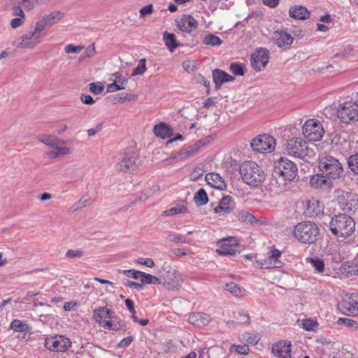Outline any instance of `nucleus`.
<instances>
[{
  "instance_id": "1",
  "label": "nucleus",
  "mask_w": 358,
  "mask_h": 358,
  "mask_svg": "<svg viewBox=\"0 0 358 358\" xmlns=\"http://www.w3.org/2000/svg\"><path fill=\"white\" fill-rule=\"evenodd\" d=\"M329 227L338 239L345 240L355 232V222L350 215L338 214L331 219Z\"/></svg>"
},
{
  "instance_id": "2",
  "label": "nucleus",
  "mask_w": 358,
  "mask_h": 358,
  "mask_svg": "<svg viewBox=\"0 0 358 358\" xmlns=\"http://www.w3.org/2000/svg\"><path fill=\"white\" fill-rule=\"evenodd\" d=\"M37 141L51 150L46 152L45 155L49 159H55L61 156L68 155L71 149L65 145L66 142L48 134H41L36 136Z\"/></svg>"
},
{
  "instance_id": "3",
  "label": "nucleus",
  "mask_w": 358,
  "mask_h": 358,
  "mask_svg": "<svg viewBox=\"0 0 358 358\" xmlns=\"http://www.w3.org/2000/svg\"><path fill=\"white\" fill-rule=\"evenodd\" d=\"M239 172L242 180L247 185L253 187L262 185L266 178L262 167L253 161L243 162L240 166Z\"/></svg>"
},
{
  "instance_id": "4",
  "label": "nucleus",
  "mask_w": 358,
  "mask_h": 358,
  "mask_svg": "<svg viewBox=\"0 0 358 358\" xmlns=\"http://www.w3.org/2000/svg\"><path fill=\"white\" fill-rule=\"evenodd\" d=\"M92 320L100 328L106 330L118 331L122 328L120 320L114 312L106 306L94 309Z\"/></svg>"
},
{
  "instance_id": "5",
  "label": "nucleus",
  "mask_w": 358,
  "mask_h": 358,
  "mask_svg": "<svg viewBox=\"0 0 358 358\" xmlns=\"http://www.w3.org/2000/svg\"><path fill=\"white\" fill-rule=\"evenodd\" d=\"M293 232L294 237L300 243L312 244L318 239L320 230L314 222L305 221L298 223Z\"/></svg>"
},
{
  "instance_id": "6",
  "label": "nucleus",
  "mask_w": 358,
  "mask_h": 358,
  "mask_svg": "<svg viewBox=\"0 0 358 358\" xmlns=\"http://www.w3.org/2000/svg\"><path fill=\"white\" fill-rule=\"evenodd\" d=\"M285 151L290 157L299 159H303L312 153L308 143L299 137H294L287 140L285 144Z\"/></svg>"
},
{
  "instance_id": "7",
  "label": "nucleus",
  "mask_w": 358,
  "mask_h": 358,
  "mask_svg": "<svg viewBox=\"0 0 358 358\" xmlns=\"http://www.w3.org/2000/svg\"><path fill=\"white\" fill-rule=\"evenodd\" d=\"M319 168L322 174L330 179L340 178L343 171L341 163L331 156L322 158L319 162Z\"/></svg>"
},
{
  "instance_id": "8",
  "label": "nucleus",
  "mask_w": 358,
  "mask_h": 358,
  "mask_svg": "<svg viewBox=\"0 0 358 358\" xmlns=\"http://www.w3.org/2000/svg\"><path fill=\"white\" fill-rule=\"evenodd\" d=\"M143 164L139 155L134 152H125L116 165L117 171L123 173H132Z\"/></svg>"
},
{
  "instance_id": "9",
  "label": "nucleus",
  "mask_w": 358,
  "mask_h": 358,
  "mask_svg": "<svg viewBox=\"0 0 358 358\" xmlns=\"http://www.w3.org/2000/svg\"><path fill=\"white\" fill-rule=\"evenodd\" d=\"M337 116L345 124L355 123L358 121V103L353 101H346L341 103L337 108Z\"/></svg>"
},
{
  "instance_id": "10",
  "label": "nucleus",
  "mask_w": 358,
  "mask_h": 358,
  "mask_svg": "<svg viewBox=\"0 0 358 358\" xmlns=\"http://www.w3.org/2000/svg\"><path fill=\"white\" fill-rule=\"evenodd\" d=\"M324 133L323 124L317 119H309L302 126V134L309 141H320Z\"/></svg>"
},
{
  "instance_id": "11",
  "label": "nucleus",
  "mask_w": 358,
  "mask_h": 358,
  "mask_svg": "<svg viewBox=\"0 0 358 358\" xmlns=\"http://www.w3.org/2000/svg\"><path fill=\"white\" fill-rule=\"evenodd\" d=\"M251 149L259 153H271L275 149V139L269 134H261L253 138L250 143Z\"/></svg>"
},
{
  "instance_id": "12",
  "label": "nucleus",
  "mask_w": 358,
  "mask_h": 358,
  "mask_svg": "<svg viewBox=\"0 0 358 358\" xmlns=\"http://www.w3.org/2000/svg\"><path fill=\"white\" fill-rule=\"evenodd\" d=\"M164 273L161 275L163 282L169 289H178L182 282V278L180 273L170 265L163 266Z\"/></svg>"
},
{
  "instance_id": "13",
  "label": "nucleus",
  "mask_w": 358,
  "mask_h": 358,
  "mask_svg": "<svg viewBox=\"0 0 358 358\" xmlns=\"http://www.w3.org/2000/svg\"><path fill=\"white\" fill-rule=\"evenodd\" d=\"M45 347L55 352H65L71 348L72 343L69 338L64 335H55L45 338Z\"/></svg>"
},
{
  "instance_id": "14",
  "label": "nucleus",
  "mask_w": 358,
  "mask_h": 358,
  "mask_svg": "<svg viewBox=\"0 0 358 358\" xmlns=\"http://www.w3.org/2000/svg\"><path fill=\"white\" fill-rule=\"evenodd\" d=\"M275 172L285 180H292L297 174V167L291 160L281 157L275 165Z\"/></svg>"
},
{
  "instance_id": "15",
  "label": "nucleus",
  "mask_w": 358,
  "mask_h": 358,
  "mask_svg": "<svg viewBox=\"0 0 358 358\" xmlns=\"http://www.w3.org/2000/svg\"><path fill=\"white\" fill-rule=\"evenodd\" d=\"M43 40L40 39L39 37L33 34L30 30L27 33H24L17 38H16L13 43V46L19 50H35L41 43Z\"/></svg>"
},
{
  "instance_id": "16",
  "label": "nucleus",
  "mask_w": 358,
  "mask_h": 358,
  "mask_svg": "<svg viewBox=\"0 0 358 358\" xmlns=\"http://www.w3.org/2000/svg\"><path fill=\"white\" fill-rule=\"evenodd\" d=\"M175 24L178 30L186 34L192 33L198 27V22L191 15L184 14L175 19Z\"/></svg>"
},
{
  "instance_id": "17",
  "label": "nucleus",
  "mask_w": 358,
  "mask_h": 358,
  "mask_svg": "<svg viewBox=\"0 0 358 358\" xmlns=\"http://www.w3.org/2000/svg\"><path fill=\"white\" fill-rule=\"evenodd\" d=\"M338 308L347 315H355L358 313V294H351L345 297L338 303Z\"/></svg>"
},
{
  "instance_id": "18",
  "label": "nucleus",
  "mask_w": 358,
  "mask_h": 358,
  "mask_svg": "<svg viewBox=\"0 0 358 358\" xmlns=\"http://www.w3.org/2000/svg\"><path fill=\"white\" fill-rule=\"evenodd\" d=\"M113 79L106 86L108 93H114L117 91L125 90L129 84V79L119 71L113 73Z\"/></svg>"
},
{
  "instance_id": "19",
  "label": "nucleus",
  "mask_w": 358,
  "mask_h": 358,
  "mask_svg": "<svg viewBox=\"0 0 358 358\" xmlns=\"http://www.w3.org/2000/svg\"><path fill=\"white\" fill-rule=\"evenodd\" d=\"M269 52L266 48H261L251 56V65L256 71L263 69L268 62Z\"/></svg>"
},
{
  "instance_id": "20",
  "label": "nucleus",
  "mask_w": 358,
  "mask_h": 358,
  "mask_svg": "<svg viewBox=\"0 0 358 358\" xmlns=\"http://www.w3.org/2000/svg\"><path fill=\"white\" fill-rule=\"evenodd\" d=\"M234 207L232 198L230 196H225L220 201L218 206L214 208L213 212L217 217H225L233 212Z\"/></svg>"
},
{
  "instance_id": "21",
  "label": "nucleus",
  "mask_w": 358,
  "mask_h": 358,
  "mask_svg": "<svg viewBox=\"0 0 358 358\" xmlns=\"http://www.w3.org/2000/svg\"><path fill=\"white\" fill-rule=\"evenodd\" d=\"M217 253L221 256L233 255L237 248V242L234 238H225L217 243Z\"/></svg>"
},
{
  "instance_id": "22",
  "label": "nucleus",
  "mask_w": 358,
  "mask_h": 358,
  "mask_svg": "<svg viewBox=\"0 0 358 358\" xmlns=\"http://www.w3.org/2000/svg\"><path fill=\"white\" fill-rule=\"evenodd\" d=\"M273 38L275 45L280 48H289L294 41V38L291 34L282 29L274 31Z\"/></svg>"
},
{
  "instance_id": "23",
  "label": "nucleus",
  "mask_w": 358,
  "mask_h": 358,
  "mask_svg": "<svg viewBox=\"0 0 358 358\" xmlns=\"http://www.w3.org/2000/svg\"><path fill=\"white\" fill-rule=\"evenodd\" d=\"M187 321L194 326L201 327L209 324L212 318L206 313H191L188 315Z\"/></svg>"
},
{
  "instance_id": "24",
  "label": "nucleus",
  "mask_w": 358,
  "mask_h": 358,
  "mask_svg": "<svg viewBox=\"0 0 358 358\" xmlns=\"http://www.w3.org/2000/svg\"><path fill=\"white\" fill-rule=\"evenodd\" d=\"M272 352L279 358H291V342L280 341L273 344Z\"/></svg>"
},
{
  "instance_id": "25",
  "label": "nucleus",
  "mask_w": 358,
  "mask_h": 358,
  "mask_svg": "<svg viewBox=\"0 0 358 358\" xmlns=\"http://www.w3.org/2000/svg\"><path fill=\"white\" fill-rule=\"evenodd\" d=\"M289 15L295 20H304L310 17V11L301 5H294L289 8Z\"/></svg>"
},
{
  "instance_id": "26",
  "label": "nucleus",
  "mask_w": 358,
  "mask_h": 358,
  "mask_svg": "<svg viewBox=\"0 0 358 358\" xmlns=\"http://www.w3.org/2000/svg\"><path fill=\"white\" fill-rule=\"evenodd\" d=\"M206 182L213 188L223 190L226 188L224 179L218 173H208L205 177Z\"/></svg>"
},
{
  "instance_id": "27",
  "label": "nucleus",
  "mask_w": 358,
  "mask_h": 358,
  "mask_svg": "<svg viewBox=\"0 0 358 358\" xmlns=\"http://www.w3.org/2000/svg\"><path fill=\"white\" fill-rule=\"evenodd\" d=\"M153 132L156 137L166 139L172 136L171 127L164 122H159L153 127Z\"/></svg>"
},
{
  "instance_id": "28",
  "label": "nucleus",
  "mask_w": 358,
  "mask_h": 358,
  "mask_svg": "<svg viewBox=\"0 0 358 358\" xmlns=\"http://www.w3.org/2000/svg\"><path fill=\"white\" fill-rule=\"evenodd\" d=\"M162 40L166 48L173 52L178 47L180 46V43L178 41L176 36L174 34L165 31L162 35Z\"/></svg>"
},
{
  "instance_id": "29",
  "label": "nucleus",
  "mask_w": 358,
  "mask_h": 358,
  "mask_svg": "<svg viewBox=\"0 0 358 358\" xmlns=\"http://www.w3.org/2000/svg\"><path fill=\"white\" fill-rule=\"evenodd\" d=\"M188 213L187 203L185 201H180L175 206L164 210L162 215L164 216H171L177 214H185Z\"/></svg>"
},
{
  "instance_id": "30",
  "label": "nucleus",
  "mask_w": 358,
  "mask_h": 358,
  "mask_svg": "<svg viewBox=\"0 0 358 358\" xmlns=\"http://www.w3.org/2000/svg\"><path fill=\"white\" fill-rule=\"evenodd\" d=\"M213 77L215 85L217 86L221 85L224 82L234 80V78L231 75L220 69H215L213 71Z\"/></svg>"
},
{
  "instance_id": "31",
  "label": "nucleus",
  "mask_w": 358,
  "mask_h": 358,
  "mask_svg": "<svg viewBox=\"0 0 358 358\" xmlns=\"http://www.w3.org/2000/svg\"><path fill=\"white\" fill-rule=\"evenodd\" d=\"M307 211L310 216H317L323 212V205L318 200H310L307 203Z\"/></svg>"
},
{
  "instance_id": "32",
  "label": "nucleus",
  "mask_w": 358,
  "mask_h": 358,
  "mask_svg": "<svg viewBox=\"0 0 358 358\" xmlns=\"http://www.w3.org/2000/svg\"><path fill=\"white\" fill-rule=\"evenodd\" d=\"M49 27L59 22L63 17L64 14L60 10H53L42 17Z\"/></svg>"
},
{
  "instance_id": "33",
  "label": "nucleus",
  "mask_w": 358,
  "mask_h": 358,
  "mask_svg": "<svg viewBox=\"0 0 358 358\" xmlns=\"http://www.w3.org/2000/svg\"><path fill=\"white\" fill-rule=\"evenodd\" d=\"M10 327L15 331L24 333V335L22 336L23 339H26L27 332L30 329L27 323L17 319L14 320L10 323Z\"/></svg>"
},
{
  "instance_id": "34",
  "label": "nucleus",
  "mask_w": 358,
  "mask_h": 358,
  "mask_svg": "<svg viewBox=\"0 0 358 358\" xmlns=\"http://www.w3.org/2000/svg\"><path fill=\"white\" fill-rule=\"evenodd\" d=\"M48 27H49L48 24L44 20V19L41 17L35 22L33 29L30 31L36 36L39 37L40 39L43 41V32Z\"/></svg>"
},
{
  "instance_id": "35",
  "label": "nucleus",
  "mask_w": 358,
  "mask_h": 358,
  "mask_svg": "<svg viewBox=\"0 0 358 358\" xmlns=\"http://www.w3.org/2000/svg\"><path fill=\"white\" fill-rule=\"evenodd\" d=\"M281 256V252L277 249L271 250V255L266 258L268 264L270 262L271 268H279L281 266V262L279 258Z\"/></svg>"
},
{
  "instance_id": "36",
  "label": "nucleus",
  "mask_w": 358,
  "mask_h": 358,
  "mask_svg": "<svg viewBox=\"0 0 358 358\" xmlns=\"http://www.w3.org/2000/svg\"><path fill=\"white\" fill-rule=\"evenodd\" d=\"M138 99V95L134 93H122L117 94L114 96V101L117 103H123L135 101Z\"/></svg>"
},
{
  "instance_id": "37",
  "label": "nucleus",
  "mask_w": 358,
  "mask_h": 358,
  "mask_svg": "<svg viewBox=\"0 0 358 358\" xmlns=\"http://www.w3.org/2000/svg\"><path fill=\"white\" fill-rule=\"evenodd\" d=\"M141 282L143 285H160L162 284V280L160 278H157V276L152 275L149 273H146L144 272H142L141 277Z\"/></svg>"
},
{
  "instance_id": "38",
  "label": "nucleus",
  "mask_w": 358,
  "mask_h": 358,
  "mask_svg": "<svg viewBox=\"0 0 358 358\" xmlns=\"http://www.w3.org/2000/svg\"><path fill=\"white\" fill-rule=\"evenodd\" d=\"M240 340L247 345L248 344L256 345L259 340L257 335L250 332H245L240 336Z\"/></svg>"
},
{
  "instance_id": "39",
  "label": "nucleus",
  "mask_w": 358,
  "mask_h": 358,
  "mask_svg": "<svg viewBox=\"0 0 358 358\" xmlns=\"http://www.w3.org/2000/svg\"><path fill=\"white\" fill-rule=\"evenodd\" d=\"M194 201L197 206H204L208 202V197L203 189H200L194 196Z\"/></svg>"
},
{
  "instance_id": "40",
  "label": "nucleus",
  "mask_w": 358,
  "mask_h": 358,
  "mask_svg": "<svg viewBox=\"0 0 358 358\" xmlns=\"http://www.w3.org/2000/svg\"><path fill=\"white\" fill-rule=\"evenodd\" d=\"M324 176L325 175L324 174H317L313 176L310 180V184L311 186L315 188L322 187L327 182V180Z\"/></svg>"
},
{
  "instance_id": "41",
  "label": "nucleus",
  "mask_w": 358,
  "mask_h": 358,
  "mask_svg": "<svg viewBox=\"0 0 358 358\" xmlns=\"http://www.w3.org/2000/svg\"><path fill=\"white\" fill-rule=\"evenodd\" d=\"M159 189H160V187L158 185H154L152 187L144 189L142 192L141 195L140 196V201H142L148 200L150 197H151L155 193L159 192Z\"/></svg>"
},
{
  "instance_id": "42",
  "label": "nucleus",
  "mask_w": 358,
  "mask_h": 358,
  "mask_svg": "<svg viewBox=\"0 0 358 358\" xmlns=\"http://www.w3.org/2000/svg\"><path fill=\"white\" fill-rule=\"evenodd\" d=\"M225 289L236 297H241L243 296L242 289L235 282L226 283Z\"/></svg>"
},
{
  "instance_id": "43",
  "label": "nucleus",
  "mask_w": 358,
  "mask_h": 358,
  "mask_svg": "<svg viewBox=\"0 0 358 358\" xmlns=\"http://www.w3.org/2000/svg\"><path fill=\"white\" fill-rule=\"evenodd\" d=\"M234 317V321H228L227 324H248L250 322V317L248 314L238 313Z\"/></svg>"
},
{
  "instance_id": "44",
  "label": "nucleus",
  "mask_w": 358,
  "mask_h": 358,
  "mask_svg": "<svg viewBox=\"0 0 358 358\" xmlns=\"http://www.w3.org/2000/svg\"><path fill=\"white\" fill-rule=\"evenodd\" d=\"M90 202V198L87 196H84L81 197L78 202H76L73 206V211L76 212L78 210H81L82 208H85L88 206Z\"/></svg>"
},
{
  "instance_id": "45",
  "label": "nucleus",
  "mask_w": 358,
  "mask_h": 358,
  "mask_svg": "<svg viewBox=\"0 0 358 358\" xmlns=\"http://www.w3.org/2000/svg\"><path fill=\"white\" fill-rule=\"evenodd\" d=\"M203 43L206 45L215 46L221 45L222 41L215 35L208 34L204 38Z\"/></svg>"
},
{
  "instance_id": "46",
  "label": "nucleus",
  "mask_w": 358,
  "mask_h": 358,
  "mask_svg": "<svg viewBox=\"0 0 358 358\" xmlns=\"http://www.w3.org/2000/svg\"><path fill=\"white\" fill-rule=\"evenodd\" d=\"M309 262L312 266L315 268V271L320 273L324 272V261L318 257L310 258Z\"/></svg>"
},
{
  "instance_id": "47",
  "label": "nucleus",
  "mask_w": 358,
  "mask_h": 358,
  "mask_svg": "<svg viewBox=\"0 0 358 358\" xmlns=\"http://www.w3.org/2000/svg\"><path fill=\"white\" fill-rule=\"evenodd\" d=\"M105 86L101 82L91 83L89 84V90L91 93L99 95L104 90Z\"/></svg>"
},
{
  "instance_id": "48",
  "label": "nucleus",
  "mask_w": 358,
  "mask_h": 358,
  "mask_svg": "<svg viewBox=\"0 0 358 358\" xmlns=\"http://www.w3.org/2000/svg\"><path fill=\"white\" fill-rule=\"evenodd\" d=\"M349 169L355 174H358V154L353 155L348 158Z\"/></svg>"
},
{
  "instance_id": "49",
  "label": "nucleus",
  "mask_w": 358,
  "mask_h": 358,
  "mask_svg": "<svg viewBox=\"0 0 358 358\" xmlns=\"http://www.w3.org/2000/svg\"><path fill=\"white\" fill-rule=\"evenodd\" d=\"M147 70L145 66V59H141L139 62V64L136 66L131 73V76H136L138 75H143Z\"/></svg>"
},
{
  "instance_id": "50",
  "label": "nucleus",
  "mask_w": 358,
  "mask_h": 358,
  "mask_svg": "<svg viewBox=\"0 0 358 358\" xmlns=\"http://www.w3.org/2000/svg\"><path fill=\"white\" fill-rule=\"evenodd\" d=\"M231 352H235L239 355H248L249 348L246 344L244 345H231L229 348Z\"/></svg>"
},
{
  "instance_id": "51",
  "label": "nucleus",
  "mask_w": 358,
  "mask_h": 358,
  "mask_svg": "<svg viewBox=\"0 0 358 358\" xmlns=\"http://www.w3.org/2000/svg\"><path fill=\"white\" fill-rule=\"evenodd\" d=\"M338 323L345 325V327L353 328L355 329H358V322L352 319L349 318H339Z\"/></svg>"
},
{
  "instance_id": "52",
  "label": "nucleus",
  "mask_w": 358,
  "mask_h": 358,
  "mask_svg": "<svg viewBox=\"0 0 358 358\" xmlns=\"http://www.w3.org/2000/svg\"><path fill=\"white\" fill-rule=\"evenodd\" d=\"M317 325V322L316 320L313 319H305L302 320V327L306 331H312L315 328Z\"/></svg>"
},
{
  "instance_id": "53",
  "label": "nucleus",
  "mask_w": 358,
  "mask_h": 358,
  "mask_svg": "<svg viewBox=\"0 0 358 358\" xmlns=\"http://www.w3.org/2000/svg\"><path fill=\"white\" fill-rule=\"evenodd\" d=\"M154 11V7H153V5L152 3H150V4H148L145 6H143L140 8L139 10V17L141 18H144L147 15H150L151 13H152Z\"/></svg>"
},
{
  "instance_id": "54",
  "label": "nucleus",
  "mask_w": 358,
  "mask_h": 358,
  "mask_svg": "<svg viewBox=\"0 0 358 358\" xmlns=\"http://www.w3.org/2000/svg\"><path fill=\"white\" fill-rule=\"evenodd\" d=\"M239 220L244 222L252 223L255 220V217L253 215L248 212H241L238 215Z\"/></svg>"
},
{
  "instance_id": "55",
  "label": "nucleus",
  "mask_w": 358,
  "mask_h": 358,
  "mask_svg": "<svg viewBox=\"0 0 358 358\" xmlns=\"http://www.w3.org/2000/svg\"><path fill=\"white\" fill-rule=\"evenodd\" d=\"M271 265L270 262L268 264L266 259L256 260L253 263V266L258 268L268 269V268H271Z\"/></svg>"
},
{
  "instance_id": "56",
  "label": "nucleus",
  "mask_w": 358,
  "mask_h": 358,
  "mask_svg": "<svg viewBox=\"0 0 358 358\" xmlns=\"http://www.w3.org/2000/svg\"><path fill=\"white\" fill-rule=\"evenodd\" d=\"M95 45L94 43L92 44L90 47H88L83 53L82 58L86 59L92 57L96 55Z\"/></svg>"
},
{
  "instance_id": "57",
  "label": "nucleus",
  "mask_w": 358,
  "mask_h": 358,
  "mask_svg": "<svg viewBox=\"0 0 358 358\" xmlns=\"http://www.w3.org/2000/svg\"><path fill=\"white\" fill-rule=\"evenodd\" d=\"M83 49V46L69 44L65 46V52L67 54L78 53Z\"/></svg>"
},
{
  "instance_id": "58",
  "label": "nucleus",
  "mask_w": 358,
  "mask_h": 358,
  "mask_svg": "<svg viewBox=\"0 0 358 358\" xmlns=\"http://www.w3.org/2000/svg\"><path fill=\"white\" fill-rule=\"evenodd\" d=\"M230 70L235 75L243 76L244 74L243 68L239 64H231L230 65Z\"/></svg>"
},
{
  "instance_id": "59",
  "label": "nucleus",
  "mask_w": 358,
  "mask_h": 358,
  "mask_svg": "<svg viewBox=\"0 0 358 358\" xmlns=\"http://www.w3.org/2000/svg\"><path fill=\"white\" fill-rule=\"evenodd\" d=\"M204 145V143L202 142V141H199L198 143L189 146L187 150H186V153L187 155H192L196 152H198V150L201 148V146H203Z\"/></svg>"
},
{
  "instance_id": "60",
  "label": "nucleus",
  "mask_w": 358,
  "mask_h": 358,
  "mask_svg": "<svg viewBox=\"0 0 358 358\" xmlns=\"http://www.w3.org/2000/svg\"><path fill=\"white\" fill-rule=\"evenodd\" d=\"M124 274H126L128 277L134 278V279H138L141 277L142 271H136V270H124L122 271Z\"/></svg>"
},
{
  "instance_id": "61",
  "label": "nucleus",
  "mask_w": 358,
  "mask_h": 358,
  "mask_svg": "<svg viewBox=\"0 0 358 358\" xmlns=\"http://www.w3.org/2000/svg\"><path fill=\"white\" fill-rule=\"evenodd\" d=\"M136 262L139 264L146 266L149 268H152L155 266V262L150 258H139L136 260Z\"/></svg>"
},
{
  "instance_id": "62",
  "label": "nucleus",
  "mask_w": 358,
  "mask_h": 358,
  "mask_svg": "<svg viewBox=\"0 0 358 358\" xmlns=\"http://www.w3.org/2000/svg\"><path fill=\"white\" fill-rule=\"evenodd\" d=\"M66 255L67 257L73 259L80 257L83 255V252L78 250H69L66 252Z\"/></svg>"
},
{
  "instance_id": "63",
  "label": "nucleus",
  "mask_w": 358,
  "mask_h": 358,
  "mask_svg": "<svg viewBox=\"0 0 358 358\" xmlns=\"http://www.w3.org/2000/svg\"><path fill=\"white\" fill-rule=\"evenodd\" d=\"M102 128V124L99 123L96 124L94 128L89 129L87 130L88 136L92 137L95 136L98 132L101 131Z\"/></svg>"
},
{
  "instance_id": "64",
  "label": "nucleus",
  "mask_w": 358,
  "mask_h": 358,
  "mask_svg": "<svg viewBox=\"0 0 358 358\" xmlns=\"http://www.w3.org/2000/svg\"><path fill=\"white\" fill-rule=\"evenodd\" d=\"M80 100L83 103L87 105L93 104L95 102L93 97L89 94H81Z\"/></svg>"
}]
</instances>
